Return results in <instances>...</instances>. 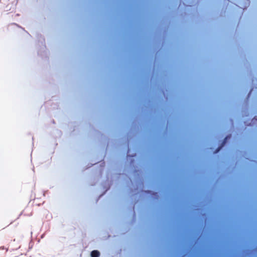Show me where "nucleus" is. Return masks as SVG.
Listing matches in <instances>:
<instances>
[{"mask_svg":"<svg viewBox=\"0 0 257 257\" xmlns=\"http://www.w3.org/2000/svg\"><path fill=\"white\" fill-rule=\"evenodd\" d=\"M6 249V252H7L8 251V248H5Z\"/></svg>","mask_w":257,"mask_h":257,"instance_id":"obj_4","label":"nucleus"},{"mask_svg":"<svg viewBox=\"0 0 257 257\" xmlns=\"http://www.w3.org/2000/svg\"><path fill=\"white\" fill-rule=\"evenodd\" d=\"M99 255H100V252L97 250H94L91 252V257H99Z\"/></svg>","mask_w":257,"mask_h":257,"instance_id":"obj_1","label":"nucleus"},{"mask_svg":"<svg viewBox=\"0 0 257 257\" xmlns=\"http://www.w3.org/2000/svg\"><path fill=\"white\" fill-rule=\"evenodd\" d=\"M227 137H226L224 139V140H223V142H222V144L221 146H220V147H218V148L217 149V150H216V151H215V153L218 152L220 150V149L221 148V147H222L224 145V144L225 143V142H226V140H227Z\"/></svg>","mask_w":257,"mask_h":257,"instance_id":"obj_2","label":"nucleus"},{"mask_svg":"<svg viewBox=\"0 0 257 257\" xmlns=\"http://www.w3.org/2000/svg\"><path fill=\"white\" fill-rule=\"evenodd\" d=\"M252 91V89L249 91V93H248V95L250 94V93H251V91Z\"/></svg>","mask_w":257,"mask_h":257,"instance_id":"obj_3","label":"nucleus"}]
</instances>
